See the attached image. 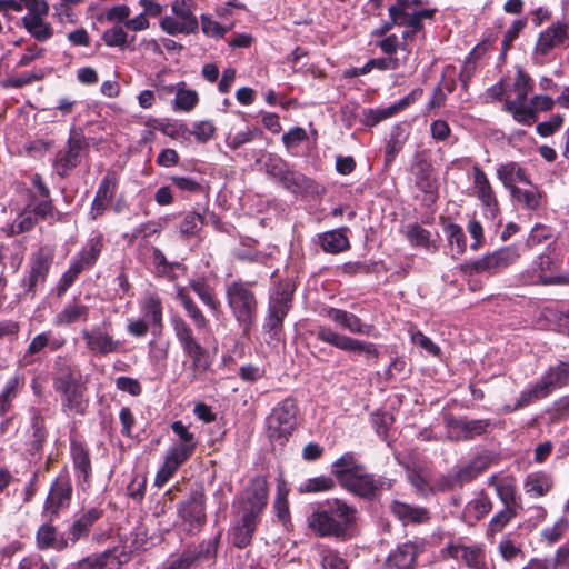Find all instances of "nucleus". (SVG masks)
Segmentation results:
<instances>
[{
  "mask_svg": "<svg viewBox=\"0 0 569 569\" xmlns=\"http://www.w3.org/2000/svg\"><path fill=\"white\" fill-rule=\"evenodd\" d=\"M19 379L10 378L0 393V417H3L10 409L11 402L18 393Z\"/></svg>",
  "mask_w": 569,
  "mask_h": 569,
  "instance_id": "5fc2aeb1",
  "label": "nucleus"
},
{
  "mask_svg": "<svg viewBox=\"0 0 569 569\" xmlns=\"http://www.w3.org/2000/svg\"><path fill=\"white\" fill-rule=\"evenodd\" d=\"M199 97L196 90L187 89L183 81L177 84L174 109L191 111L198 103Z\"/></svg>",
  "mask_w": 569,
  "mask_h": 569,
  "instance_id": "de8ad7c7",
  "label": "nucleus"
},
{
  "mask_svg": "<svg viewBox=\"0 0 569 569\" xmlns=\"http://www.w3.org/2000/svg\"><path fill=\"white\" fill-rule=\"evenodd\" d=\"M357 509L340 499L328 500L309 517V526L321 537L347 539L356 521Z\"/></svg>",
  "mask_w": 569,
  "mask_h": 569,
  "instance_id": "f03ea898",
  "label": "nucleus"
},
{
  "mask_svg": "<svg viewBox=\"0 0 569 569\" xmlns=\"http://www.w3.org/2000/svg\"><path fill=\"white\" fill-rule=\"evenodd\" d=\"M293 292L295 286L290 281L281 282L270 296L268 312L284 319L291 309Z\"/></svg>",
  "mask_w": 569,
  "mask_h": 569,
  "instance_id": "c85d7f7f",
  "label": "nucleus"
},
{
  "mask_svg": "<svg viewBox=\"0 0 569 569\" xmlns=\"http://www.w3.org/2000/svg\"><path fill=\"white\" fill-rule=\"evenodd\" d=\"M202 226V216L196 212H189L180 223V232L186 237L196 236L198 231L201 230Z\"/></svg>",
  "mask_w": 569,
  "mask_h": 569,
  "instance_id": "bf43d9fd",
  "label": "nucleus"
},
{
  "mask_svg": "<svg viewBox=\"0 0 569 569\" xmlns=\"http://www.w3.org/2000/svg\"><path fill=\"white\" fill-rule=\"evenodd\" d=\"M141 310L147 322L154 329H162V301L157 295H149L141 303Z\"/></svg>",
  "mask_w": 569,
  "mask_h": 569,
  "instance_id": "58836bf2",
  "label": "nucleus"
},
{
  "mask_svg": "<svg viewBox=\"0 0 569 569\" xmlns=\"http://www.w3.org/2000/svg\"><path fill=\"white\" fill-rule=\"evenodd\" d=\"M320 315L350 333L363 336L373 335L375 327L372 325L363 322L357 315L347 310L323 307Z\"/></svg>",
  "mask_w": 569,
  "mask_h": 569,
  "instance_id": "2eb2a0df",
  "label": "nucleus"
},
{
  "mask_svg": "<svg viewBox=\"0 0 569 569\" xmlns=\"http://www.w3.org/2000/svg\"><path fill=\"white\" fill-rule=\"evenodd\" d=\"M298 408L295 400L288 398L279 402L266 419L267 436L272 442L283 445L296 427Z\"/></svg>",
  "mask_w": 569,
  "mask_h": 569,
  "instance_id": "423d86ee",
  "label": "nucleus"
},
{
  "mask_svg": "<svg viewBox=\"0 0 569 569\" xmlns=\"http://www.w3.org/2000/svg\"><path fill=\"white\" fill-rule=\"evenodd\" d=\"M552 487L551 478L546 473H531L525 481L526 492L535 496H545Z\"/></svg>",
  "mask_w": 569,
  "mask_h": 569,
  "instance_id": "a18cd8bd",
  "label": "nucleus"
},
{
  "mask_svg": "<svg viewBox=\"0 0 569 569\" xmlns=\"http://www.w3.org/2000/svg\"><path fill=\"white\" fill-rule=\"evenodd\" d=\"M172 431L179 437V442L177 446H191V449L196 450L197 442L194 439V435L191 433L186 425L182 421H174L171 425Z\"/></svg>",
  "mask_w": 569,
  "mask_h": 569,
  "instance_id": "0e129e2a",
  "label": "nucleus"
},
{
  "mask_svg": "<svg viewBox=\"0 0 569 569\" xmlns=\"http://www.w3.org/2000/svg\"><path fill=\"white\" fill-rule=\"evenodd\" d=\"M335 488V481L327 476H320L308 479L303 485L300 486V492H320L329 491Z\"/></svg>",
  "mask_w": 569,
  "mask_h": 569,
  "instance_id": "13d9d810",
  "label": "nucleus"
},
{
  "mask_svg": "<svg viewBox=\"0 0 569 569\" xmlns=\"http://www.w3.org/2000/svg\"><path fill=\"white\" fill-rule=\"evenodd\" d=\"M497 178L510 192L513 188H517V182L530 184V179L528 178L526 170L519 163L513 161L500 164L497 168Z\"/></svg>",
  "mask_w": 569,
  "mask_h": 569,
  "instance_id": "72a5a7b5",
  "label": "nucleus"
},
{
  "mask_svg": "<svg viewBox=\"0 0 569 569\" xmlns=\"http://www.w3.org/2000/svg\"><path fill=\"white\" fill-rule=\"evenodd\" d=\"M216 131V128L211 121L196 122L190 131L198 141L207 142L210 140Z\"/></svg>",
  "mask_w": 569,
  "mask_h": 569,
  "instance_id": "774afa93",
  "label": "nucleus"
},
{
  "mask_svg": "<svg viewBox=\"0 0 569 569\" xmlns=\"http://www.w3.org/2000/svg\"><path fill=\"white\" fill-rule=\"evenodd\" d=\"M176 297L197 329L200 330L208 326V319L193 301L187 288L178 286Z\"/></svg>",
  "mask_w": 569,
  "mask_h": 569,
  "instance_id": "c9c22d12",
  "label": "nucleus"
},
{
  "mask_svg": "<svg viewBox=\"0 0 569 569\" xmlns=\"http://www.w3.org/2000/svg\"><path fill=\"white\" fill-rule=\"evenodd\" d=\"M102 512L98 508H90L78 515L69 527V546L74 545L82 538L88 537L93 523L101 517Z\"/></svg>",
  "mask_w": 569,
  "mask_h": 569,
  "instance_id": "bb28decb",
  "label": "nucleus"
},
{
  "mask_svg": "<svg viewBox=\"0 0 569 569\" xmlns=\"http://www.w3.org/2000/svg\"><path fill=\"white\" fill-rule=\"evenodd\" d=\"M214 553L216 542H203L198 547V549L184 550L178 558L168 560L163 565V569H189L197 561L211 558Z\"/></svg>",
  "mask_w": 569,
  "mask_h": 569,
  "instance_id": "5701e85b",
  "label": "nucleus"
},
{
  "mask_svg": "<svg viewBox=\"0 0 569 569\" xmlns=\"http://www.w3.org/2000/svg\"><path fill=\"white\" fill-rule=\"evenodd\" d=\"M528 186L529 188H513L510 192L511 198L525 209L537 211L542 207L546 200V194L539 189V187L531 182Z\"/></svg>",
  "mask_w": 569,
  "mask_h": 569,
  "instance_id": "473e14b6",
  "label": "nucleus"
},
{
  "mask_svg": "<svg viewBox=\"0 0 569 569\" xmlns=\"http://www.w3.org/2000/svg\"><path fill=\"white\" fill-rule=\"evenodd\" d=\"M180 515L192 529H199L206 522L204 495L197 492L181 505Z\"/></svg>",
  "mask_w": 569,
  "mask_h": 569,
  "instance_id": "cd10ccee",
  "label": "nucleus"
},
{
  "mask_svg": "<svg viewBox=\"0 0 569 569\" xmlns=\"http://www.w3.org/2000/svg\"><path fill=\"white\" fill-rule=\"evenodd\" d=\"M102 40L108 47H124L127 43V33L122 27H113L102 34Z\"/></svg>",
  "mask_w": 569,
  "mask_h": 569,
  "instance_id": "69168bd1",
  "label": "nucleus"
},
{
  "mask_svg": "<svg viewBox=\"0 0 569 569\" xmlns=\"http://www.w3.org/2000/svg\"><path fill=\"white\" fill-rule=\"evenodd\" d=\"M520 257L516 246H506L475 260L461 264L466 274L483 273L496 274L512 266Z\"/></svg>",
  "mask_w": 569,
  "mask_h": 569,
  "instance_id": "0eeeda50",
  "label": "nucleus"
},
{
  "mask_svg": "<svg viewBox=\"0 0 569 569\" xmlns=\"http://www.w3.org/2000/svg\"><path fill=\"white\" fill-rule=\"evenodd\" d=\"M505 111L512 114L513 119L521 124L531 126L538 119L536 110L525 103H512L510 94H507L503 103Z\"/></svg>",
  "mask_w": 569,
  "mask_h": 569,
  "instance_id": "37998d69",
  "label": "nucleus"
},
{
  "mask_svg": "<svg viewBox=\"0 0 569 569\" xmlns=\"http://www.w3.org/2000/svg\"><path fill=\"white\" fill-rule=\"evenodd\" d=\"M72 485L68 476L58 477L50 487L44 502V512L50 515L49 520L58 517L59 512L70 506Z\"/></svg>",
  "mask_w": 569,
  "mask_h": 569,
  "instance_id": "4468645a",
  "label": "nucleus"
},
{
  "mask_svg": "<svg viewBox=\"0 0 569 569\" xmlns=\"http://www.w3.org/2000/svg\"><path fill=\"white\" fill-rule=\"evenodd\" d=\"M81 337L86 341L87 349L99 356L114 353L120 349V341L110 333V323L94 326L91 329H83Z\"/></svg>",
  "mask_w": 569,
  "mask_h": 569,
  "instance_id": "ddd939ff",
  "label": "nucleus"
},
{
  "mask_svg": "<svg viewBox=\"0 0 569 569\" xmlns=\"http://www.w3.org/2000/svg\"><path fill=\"white\" fill-rule=\"evenodd\" d=\"M449 246L456 254H462L466 251L467 242L462 228L456 223H449L445 228Z\"/></svg>",
  "mask_w": 569,
  "mask_h": 569,
  "instance_id": "603ef678",
  "label": "nucleus"
},
{
  "mask_svg": "<svg viewBox=\"0 0 569 569\" xmlns=\"http://www.w3.org/2000/svg\"><path fill=\"white\" fill-rule=\"evenodd\" d=\"M53 388L61 395V405L66 412H84L86 386L81 371L58 357L54 362Z\"/></svg>",
  "mask_w": 569,
  "mask_h": 569,
  "instance_id": "7ed1b4c3",
  "label": "nucleus"
},
{
  "mask_svg": "<svg viewBox=\"0 0 569 569\" xmlns=\"http://www.w3.org/2000/svg\"><path fill=\"white\" fill-rule=\"evenodd\" d=\"M171 323L179 343L184 353L190 358V363H193L197 368H209L208 351L196 339L193 330L187 321L181 317H174Z\"/></svg>",
  "mask_w": 569,
  "mask_h": 569,
  "instance_id": "9d476101",
  "label": "nucleus"
},
{
  "mask_svg": "<svg viewBox=\"0 0 569 569\" xmlns=\"http://www.w3.org/2000/svg\"><path fill=\"white\" fill-rule=\"evenodd\" d=\"M569 40V24L563 21H555L542 30L535 46V53L546 57L552 49Z\"/></svg>",
  "mask_w": 569,
  "mask_h": 569,
  "instance_id": "6ab92c4d",
  "label": "nucleus"
},
{
  "mask_svg": "<svg viewBox=\"0 0 569 569\" xmlns=\"http://www.w3.org/2000/svg\"><path fill=\"white\" fill-rule=\"evenodd\" d=\"M498 551L506 561H511L517 557L522 556L520 546L516 545L509 536L503 537L499 542Z\"/></svg>",
  "mask_w": 569,
  "mask_h": 569,
  "instance_id": "e2e57ef3",
  "label": "nucleus"
},
{
  "mask_svg": "<svg viewBox=\"0 0 569 569\" xmlns=\"http://www.w3.org/2000/svg\"><path fill=\"white\" fill-rule=\"evenodd\" d=\"M472 178L475 196L483 206L486 216L495 219L499 212V203L487 174L478 164L472 167Z\"/></svg>",
  "mask_w": 569,
  "mask_h": 569,
  "instance_id": "a211bd4d",
  "label": "nucleus"
},
{
  "mask_svg": "<svg viewBox=\"0 0 569 569\" xmlns=\"http://www.w3.org/2000/svg\"><path fill=\"white\" fill-rule=\"evenodd\" d=\"M52 258L43 254L42 251L36 253L31 260L29 274L23 279L22 286L26 293L36 296L37 287L43 284L50 270Z\"/></svg>",
  "mask_w": 569,
  "mask_h": 569,
  "instance_id": "4be33fe9",
  "label": "nucleus"
},
{
  "mask_svg": "<svg viewBox=\"0 0 569 569\" xmlns=\"http://www.w3.org/2000/svg\"><path fill=\"white\" fill-rule=\"evenodd\" d=\"M189 287L210 310H219L220 302L216 297L214 289L206 281L204 278L190 280Z\"/></svg>",
  "mask_w": 569,
  "mask_h": 569,
  "instance_id": "ea45409f",
  "label": "nucleus"
},
{
  "mask_svg": "<svg viewBox=\"0 0 569 569\" xmlns=\"http://www.w3.org/2000/svg\"><path fill=\"white\" fill-rule=\"evenodd\" d=\"M268 481L259 476L252 479L241 495V513L260 519L268 503Z\"/></svg>",
  "mask_w": 569,
  "mask_h": 569,
  "instance_id": "f8f14e48",
  "label": "nucleus"
},
{
  "mask_svg": "<svg viewBox=\"0 0 569 569\" xmlns=\"http://www.w3.org/2000/svg\"><path fill=\"white\" fill-rule=\"evenodd\" d=\"M90 308L79 299H73L63 306L53 318V325L57 327H68L78 322H86L89 319Z\"/></svg>",
  "mask_w": 569,
  "mask_h": 569,
  "instance_id": "a878e982",
  "label": "nucleus"
},
{
  "mask_svg": "<svg viewBox=\"0 0 569 569\" xmlns=\"http://www.w3.org/2000/svg\"><path fill=\"white\" fill-rule=\"evenodd\" d=\"M418 552V545L406 542L389 555L382 569H412Z\"/></svg>",
  "mask_w": 569,
  "mask_h": 569,
  "instance_id": "c756f323",
  "label": "nucleus"
},
{
  "mask_svg": "<svg viewBox=\"0 0 569 569\" xmlns=\"http://www.w3.org/2000/svg\"><path fill=\"white\" fill-rule=\"evenodd\" d=\"M22 21L26 29L38 41H46L52 36L50 26L38 16H24Z\"/></svg>",
  "mask_w": 569,
  "mask_h": 569,
  "instance_id": "09e8293b",
  "label": "nucleus"
},
{
  "mask_svg": "<svg viewBox=\"0 0 569 569\" xmlns=\"http://www.w3.org/2000/svg\"><path fill=\"white\" fill-rule=\"evenodd\" d=\"M257 131L251 129H246L243 131H239L236 133H229L226 139V143L229 148L236 150L241 146L250 142L256 136Z\"/></svg>",
  "mask_w": 569,
  "mask_h": 569,
  "instance_id": "338daca9",
  "label": "nucleus"
},
{
  "mask_svg": "<svg viewBox=\"0 0 569 569\" xmlns=\"http://www.w3.org/2000/svg\"><path fill=\"white\" fill-rule=\"evenodd\" d=\"M193 0H174L171 6L173 17L166 16L161 19L160 26L162 30L171 36L197 32L199 23L193 13Z\"/></svg>",
  "mask_w": 569,
  "mask_h": 569,
  "instance_id": "1a4fd4ad",
  "label": "nucleus"
},
{
  "mask_svg": "<svg viewBox=\"0 0 569 569\" xmlns=\"http://www.w3.org/2000/svg\"><path fill=\"white\" fill-rule=\"evenodd\" d=\"M495 490L505 507H517L516 486L511 479H501L499 482L495 483Z\"/></svg>",
  "mask_w": 569,
  "mask_h": 569,
  "instance_id": "864d4df0",
  "label": "nucleus"
},
{
  "mask_svg": "<svg viewBox=\"0 0 569 569\" xmlns=\"http://www.w3.org/2000/svg\"><path fill=\"white\" fill-rule=\"evenodd\" d=\"M88 148L81 131L71 130L67 144L61 149L54 160V168L59 176L66 177L79 163L81 152Z\"/></svg>",
  "mask_w": 569,
  "mask_h": 569,
  "instance_id": "9b49d317",
  "label": "nucleus"
},
{
  "mask_svg": "<svg viewBox=\"0 0 569 569\" xmlns=\"http://www.w3.org/2000/svg\"><path fill=\"white\" fill-rule=\"evenodd\" d=\"M319 243L323 251L328 253H339L350 247L349 240L341 229L323 232L319 236Z\"/></svg>",
  "mask_w": 569,
  "mask_h": 569,
  "instance_id": "4c0bfd02",
  "label": "nucleus"
},
{
  "mask_svg": "<svg viewBox=\"0 0 569 569\" xmlns=\"http://www.w3.org/2000/svg\"><path fill=\"white\" fill-rule=\"evenodd\" d=\"M331 473L347 491L371 499L382 489L391 488V480L367 472L366 467L352 452H346L331 467Z\"/></svg>",
  "mask_w": 569,
  "mask_h": 569,
  "instance_id": "f257e3e1",
  "label": "nucleus"
},
{
  "mask_svg": "<svg viewBox=\"0 0 569 569\" xmlns=\"http://www.w3.org/2000/svg\"><path fill=\"white\" fill-rule=\"evenodd\" d=\"M103 248V238L101 234H96L91 237L87 243L82 247L81 251L78 254V258L74 261L80 264L83 269L92 267Z\"/></svg>",
  "mask_w": 569,
  "mask_h": 569,
  "instance_id": "e433bc0d",
  "label": "nucleus"
},
{
  "mask_svg": "<svg viewBox=\"0 0 569 569\" xmlns=\"http://www.w3.org/2000/svg\"><path fill=\"white\" fill-rule=\"evenodd\" d=\"M279 181L286 189L297 192L305 187L306 178L303 174L292 171L289 167Z\"/></svg>",
  "mask_w": 569,
  "mask_h": 569,
  "instance_id": "680f3d73",
  "label": "nucleus"
},
{
  "mask_svg": "<svg viewBox=\"0 0 569 569\" xmlns=\"http://www.w3.org/2000/svg\"><path fill=\"white\" fill-rule=\"evenodd\" d=\"M260 519L253 516L241 513L240 518L234 521L230 529L232 545L239 549H243L251 543Z\"/></svg>",
  "mask_w": 569,
  "mask_h": 569,
  "instance_id": "393cba45",
  "label": "nucleus"
},
{
  "mask_svg": "<svg viewBox=\"0 0 569 569\" xmlns=\"http://www.w3.org/2000/svg\"><path fill=\"white\" fill-rule=\"evenodd\" d=\"M253 283L234 280L226 283V299L236 321L248 335L257 319L258 301L252 289Z\"/></svg>",
  "mask_w": 569,
  "mask_h": 569,
  "instance_id": "20e7f679",
  "label": "nucleus"
},
{
  "mask_svg": "<svg viewBox=\"0 0 569 569\" xmlns=\"http://www.w3.org/2000/svg\"><path fill=\"white\" fill-rule=\"evenodd\" d=\"M413 168L416 170L417 186L423 191L430 190L432 188V183L428 174L431 170L430 162L426 159H418Z\"/></svg>",
  "mask_w": 569,
  "mask_h": 569,
  "instance_id": "052dcab7",
  "label": "nucleus"
},
{
  "mask_svg": "<svg viewBox=\"0 0 569 569\" xmlns=\"http://www.w3.org/2000/svg\"><path fill=\"white\" fill-rule=\"evenodd\" d=\"M194 450L191 446H177L173 445L168 450L164 462L156 475L154 483L158 487L164 486L169 479L177 472L192 455Z\"/></svg>",
  "mask_w": 569,
  "mask_h": 569,
  "instance_id": "412c9836",
  "label": "nucleus"
},
{
  "mask_svg": "<svg viewBox=\"0 0 569 569\" xmlns=\"http://www.w3.org/2000/svg\"><path fill=\"white\" fill-rule=\"evenodd\" d=\"M445 558L461 560L470 569H486L485 550L480 545L465 546L450 542L442 550Z\"/></svg>",
  "mask_w": 569,
  "mask_h": 569,
  "instance_id": "aec40b11",
  "label": "nucleus"
},
{
  "mask_svg": "<svg viewBox=\"0 0 569 569\" xmlns=\"http://www.w3.org/2000/svg\"><path fill=\"white\" fill-rule=\"evenodd\" d=\"M120 561L111 551L87 557L78 562L77 569H118Z\"/></svg>",
  "mask_w": 569,
  "mask_h": 569,
  "instance_id": "a19ab883",
  "label": "nucleus"
},
{
  "mask_svg": "<svg viewBox=\"0 0 569 569\" xmlns=\"http://www.w3.org/2000/svg\"><path fill=\"white\" fill-rule=\"evenodd\" d=\"M392 513L403 523H422L429 520V511L426 508L395 501L391 505Z\"/></svg>",
  "mask_w": 569,
  "mask_h": 569,
  "instance_id": "f704fd0d",
  "label": "nucleus"
},
{
  "mask_svg": "<svg viewBox=\"0 0 569 569\" xmlns=\"http://www.w3.org/2000/svg\"><path fill=\"white\" fill-rule=\"evenodd\" d=\"M492 510V501L485 491H480L465 507V516L479 521Z\"/></svg>",
  "mask_w": 569,
  "mask_h": 569,
  "instance_id": "c03bdc74",
  "label": "nucleus"
},
{
  "mask_svg": "<svg viewBox=\"0 0 569 569\" xmlns=\"http://www.w3.org/2000/svg\"><path fill=\"white\" fill-rule=\"evenodd\" d=\"M71 455L74 468L84 481H88L91 473V462L88 450L79 443H73L71 447Z\"/></svg>",
  "mask_w": 569,
  "mask_h": 569,
  "instance_id": "49530a36",
  "label": "nucleus"
},
{
  "mask_svg": "<svg viewBox=\"0 0 569 569\" xmlns=\"http://www.w3.org/2000/svg\"><path fill=\"white\" fill-rule=\"evenodd\" d=\"M403 233L412 246L429 248L431 233L418 223H410L405 227Z\"/></svg>",
  "mask_w": 569,
  "mask_h": 569,
  "instance_id": "3c124183",
  "label": "nucleus"
},
{
  "mask_svg": "<svg viewBox=\"0 0 569 569\" xmlns=\"http://www.w3.org/2000/svg\"><path fill=\"white\" fill-rule=\"evenodd\" d=\"M117 189V178L113 172H108L101 180L91 204V218L101 216L113 199Z\"/></svg>",
  "mask_w": 569,
  "mask_h": 569,
  "instance_id": "b1692460",
  "label": "nucleus"
},
{
  "mask_svg": "<svg viewBox=\"0 0 569 569\" xmlns=\"http://www.w3.org/2000/svg\"><path fill=\"white\" fill-rule=\"evenodd\" d=\"M83 270L84 269L73 260L57 284V296H63Z\"/></svg>",
  "mask_w": 569,
  "mask_h": 569,
  "instance_id": "6e6d98bb",
  "label": "nucleus"
},
{
  "mask_svg": "<svg viewBox=\"0 0 569 569\" xmlns=\"http://www.w3.org/2000/svg\"><path fill=\"white\" fill-rule=\"evenodd\" d=\"M491 463L488 455H479L469 463L448 473L442 480V488L462 487L481 475Z\"/></svg>",
  "mask_w": 569,
  "mask_h": 569,
  "instance_id": "dca6fc26",
  "label": "nucleus"
},
{
  "mask_svg": "<svg viewBox=\"0 0 569 569\" xmlns=\"http://www.w3.org/2000/svg\"><path fill=\"white\" fill-rule=\"evenodd\" d=\"M448 437L452 440H470L487 433L491 428L489 419L468 420L467 418L447 419Z\"/></svg>",
  "mask_w": 569,
  "mask_h": 569,
  "instance_id": "f3484780",
  "label": "nucleus"
},
{
  "mask_svg": "<svg viewBox=\"0 0 569 569\" xmlns=\"http://www.w3.org/2000/svg\"><path fill=\"white\" fill-rule=\"evenodd\" d=\"M316 337L318 340L342 351L365 355L368 359L379 357V351L375 343L342 335L329 326H317Z\"/></svg>",
  "mask_w": 569,
  "mask_h": 569,
  "instance_id": "6e6552de",
  "label": "nucleus"
},
{
  "mask_svg": "<svg viewBox=\"0 0 569 569\" xmlns=\"http://www.w3.org/2000/svg\"><path fill=\"white\" fill-rule=\"evenodd\" d=\"M517 516L516 508L505 507L497 512L488 523L487 537H493L501 532L503 528Z\"/></svg>",
  "mask_w": 569,
  "mask_h": 569,
  "instance_id": "8fccbe9b",
  "label": "nucleus"
},
{
  "mask_svg": "<svg viewBox=\"0 0 569 569\" xmlns=\"http://www.w3.org/2000/svg\"><path fill=\"white\" fill-rule=\"evenodd\" d=\"M320 563L322 569H348L347 561L332 549H321Z\"/></svg>",
  "mask_w": 569,
  "mask_h": 569,
  "instance_id": "4d7b16f0",
  "label": "nucleus"
},
{
  "mask_svg": "<svg viewBox=\"0 0 569 569\" xmlns=\"http://www.w3.org/2000/svg\"><path fill=\"white\" fill-rule=\"evenodd\" d=\"M533 83L531 78L521 69H518L511 88L507 89L510 93L512 103H525Z\"/></svg>",
  "mask_w": 569,
  "mask_h": 569,
  "instance_id": "79ce46f5",
  "label": "nucleus"
},
{
  "mask_svg": "<svg viewBox=\"0 0 569 569\" xmlns=\"http://www.w3.org/2000/svg\"><path fill=\"white\" fill-rule=\"evenodd\" d=\"M36 543L39 550L53 549L62 551L69 547V540L63 536H59L57 528L51 523H43L38 528Z\"/></svg>",
  "mask_w": 569,
  "mask_h": 569,
  "instance_id": "7c9ffc66",
  "label": "nucleus"
},
{
  "mask_svg": "<svg viewBox=\"0 0 569 569\" xmlns=\"http://www.w3.org/2000/svg\"><path fill=\"white\" fill-rule=\"evenodd\" d=\"M553 267V260L549 254L542 253L538 256L532 262L530 277L531 283H541V284H560V283H569V279L565 277H548L546 276V271H550Z\"/></svg>",
  "mask_w": 569,
  "mask_h": 569,
  "instance_id": "2f4dec72",
  "label": "nucleus"
},
{
  "mask_svg": "<svg viewBox=\"0 0 569 569\" xmlns=\"http://www.w3.org/2000/svg\"><path fill=\"white\" fill-rule=\"evenodd\" d=\"M569 385V360L551 366L530 389L523 390L513 409L548 397L553 390Z\"/></svg>",
  "mask_w": 569,
  "mask_h": 569,
  "instance_id": "39448f33",
  "label": "nucleus"
}]
</instances>
